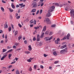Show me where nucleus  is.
I'll return each instance as SVG.
<instances>
[{
	"mask_svg": "<svg viewBox=\"0 0 74 74\" xmlns=\"http://www.w3.org/2000/svg\"><path fill=\"white\" fill-rule=\"evenodd\" d=\"M63 5L60 4V5L59 7H63Z\"/></svg>",
	"mask_w": 74,
	"mask_h": 74,
	"instance_id": "51",
	"label": "nucleus"
},
{
	"mask_svg": "<svg viewBox=\"0 0 74 74\" xmlns=\"http://www.w3.org/2000/svg\"><path fill=\"white\" fill-rule=\"evenodd\" d=\"M40 37H37V41H40Z\"/></svg>",
	"mask_w": 74,
	"mask_h": 74,
	"instance_id": "33",
	"label": "nucleus"
},
{
	"mask_svg": "<svg viewBox=\"0 0 74 74\" xmlns=\"http://www.w3.org/2000/svg\"><path fill=\"white\" fill-rule=\"evenodd\" d=\"M70 13H71V16H72L73 14V16H74V10H71L70 12Z\"/></svg>",
	"mask_w": 74,
	"mask_h": 74,
	"instance_id": "8",
	"label": "nucleus"
},
{
	"mask_svg": "<svg viewBox=\"0 0 74 74\" xmlns=\"http://www.w3.org/2000/svg\"><path fill=\"white\" fill-rule=\"evenodd\" d=\"M12 56V54H9V56H8V58L9 59H10V58H11V57Z\"/></svg>",
	"mask_w": 74,
	"mask_h": 74,
	"instance_id": "27",
	"label": "nucleus"
},
{
	"mask_svg": "<svg viewBox=\"0 0 74 74\" xmlns=\"http://www.w3.org/2000/svg\"><path fill=\"white\" fill-rule=\"evenodd\" d=\"M20 16H19L16 17V18L17 19H19V18H20Z\"/></svg>",
	"mask_w": 74,
	"mask_h": 74,
	"instance_id": "44",
	"label": "nucleus"
},
{
	"mask_svg": "<svg viewBox=\"0 0 74 74\" xmlns=\"http://www.w3.org/2000/svg\"><path fill=\"white\" fill-rule=\"evenodd\" d=\"M44 33L43 32L42 33L40 36V38H43L44 37Z\"/></svg>",
	"mask_w": 74,
	"mask_h": 74,
	"instance_id": "18",
	"label": "nucleus"
},
{
	"mask_svg": "<svg viewBox=\"0 0 74 74\" xmlns=\"http://www.w3.org/2000/svg\"><path fill=\"white\" fill-rule=\"evenodd\" d=\"M34 24L35 25H36V20H34Z\"/></svg>",
	"mask_w": 74,
	"mask_h": 74,
	"instance_id": "55",
	"label": "nucleus"
},
{
	"mask_svg": "<svg viewBox=\"0 0 74 74\" xmlns=\"http://www.w3.org/2000/svg\"><path fill=\"white\" fill-rule=\"evenodd\" d=\"M1 10H2V11L3 12H4V9L3 8V7H1Z\"/></svg>",
	"mask_w": 74,
	"mask_h": 74,
	"instance_id": "26",
	"label": "nucleus"
},
{
	"mask_svg": "<svg viewBox=\"0 0 74 74\" xmlns=\"http://www.w3.org/2000/svg\"><path fill=\"white\" fill-rule=\"evenodd\" d=\"M33 41H36V37H34L33 38Z\"/></svg>",
	"mask_w": 74,
	"mask_h": 74,
	"instance_id": "38",
	"label": "nucleus"
},
{
	"mask_svg": "<svg viewBox=\"0 0 74 74\" xmlns=\"http://www.w3.org/2000/svg\"><path fill=\"white\" fill-rule=\"evenodd\" d=\"M55 8V7L54 6H52L51 7L49 8L48 12H52Z\"/></svg>",
	"mask_w": 74,
	"mask_h": 74,
	"instance_id": "1",
	"label": "nucleus"
},
{
	"mask_svg": "<svg viewBox=\"0 0 74 74\" xmlns=\"http://www.w3.org/2000/svg\"><path fill=\"white\" fill-rule=\"evenodd\" d=\"M11 30V27H10L8 28V31L9 32H10Z\"/></svg>",
	"mask_w": 74,
	"mask_h": 74,
	"instance_id": "36",
	"label": "nucleus"
},
{
	"mask_svg": "<svg viewBox=\"0 0 74 74\" xmlns=\"http://www.w3.org/2000/svg\"><path fill=\"white\" fill-rule=\"evenodd\" d=\"M53 55H54V56H57V55H58V54H57V53H56V51H54L53 52Z\"/></svg>",
	"mask_w": 74,
	"mask_h": 74,
	"instance_id": "15",
	"label": "nucleus"
},
{
	"mask_svg": "<svg viewBox=\"0 0 74 74\" xmlns=\"http://www.w3.org/2000/svg\"><path fill=\"white\" fill-rule=\"evenodd\" d=\"M37 67V65H34V68L35 70L36 69V68Z\"/></svg>",
	"mask_w": 74,
	"mask_h": 74,
	"instance_id": "32",
	"label": "nucleus"
},
{
	"mask_svg": "<svg viewBox=\"0 0 74 74\" xmlns=\"http://www.w3.org/2000/svg\"><path fill=\"white\" fill-rule=\"evenodd\" d=\"M66 37H64L62 39V40H66Z\"/></svg>",
	"mask_w": 74,
	"mask_h": 74,
	"instance_id": "58",
	"label": "nucleus"
},
{
	"mask_svg": "<svg viewBox=\"0 0 74 74\" xmlns=\"http://www.w3.org/2000/svg\"><path fill=\"white\" fill-rule=\"evenodd\" d=\"M49 33V32L47 31H46L45 33V34H48Z\"/></svg>",
	"mask_w": 74,
	"mask_h": 74,
	"instance_id": "47",
	"label": "nucleus"
},
{
	"mask_svg": "<svg viewBox=\"0 0 74 74\" xmlns=\"http://www.w3.org/2000/svg\"><path fill=\"white\" fill-rule=\"evenodd\" d=\"M6 51H7V49H3L2 52H5Z\"/></svg>",
	"mask_w": 74,
	"mask_h": 74,
	"instance_id": "31",
	"label": "nucleus"
},
{
	"mask_svg": "<svg viewBox=\"0 0 74 74\" xmlns=\"http://www.w3.org/2000/svg\"><path fill=\"white\" fill-rule=\"evenodd\" d=\"M0 31V34H1V33H3V31H2V30H1Z\"/></svg>",
	"mask_w": 74,
	"mask_h": 74,
	"instance_id": "53",
	"label": "nucleus"
},
{
	"mask_svg": "<svg viewBox=\"0 0 74 74\" xmlns=\"http://www.w3.org/2000/svg\"><path fill=\"white\" fill-rule=\"evenodd\" d=\"M18 32L17 31H16L14 33V35L16 36V35H17L18 34Z\"/></svg>",
	"mask_w": 74,
	"mask_h": 74,
	"instance_id": "20",
	"label": "nucleus"
},
{
	"mask_svg": "<svg viewBox=\"0 0 74 74\" xmlns=\"http://www.w3.org/2000/svg\"><path fill=\"white\" fill-rule=\"evenodd\" d=\"M70 7L68 6L66 7V8H65V10L66 11H68V10H70Z\"/></svg>",
	"mask_w": 74,
	"mask_h": 74,
	"instance_id": "11",
	"label": "nucleus"
},
{
	"mask_svg": "<svg viewBox=\"0 0 74 74\" xmlns=\"http://www.w3.org/2000/svg\"><path fill=\"white\" fill-rule=\"evenodd\" d=\"M19 5H20L22 7V5H23V3L20 4H19Z\"/></svg>",
	"mask_w": 74,
	"mask_h": 74,
	"instance_id": "60",
	"label": "nucleus"
},
{
	"mask_svg": "<svg viewBox=\"0 0 74 74\" xmlns=\"http://www.w3.org/2000/svg\"><path fill=\"white\" fill-rule=\"evenodd\" d=\"M67 46V45H65L63 46V47H64V48H66V47Z\"/></svg>",
	"mask_w": 74,
	"mask_h": 74,
	"instance_id": "63",
	"label": "nucleus"
},
{
	"mask_svg": "<svg viewBox=\"0 0 74 74\" xmlns=\"http://www.w3.org/2000/svg\"><path fill=\"white\" fill-rule=\"evenodd\" d=\"M24 42L25 44H27V40H25Z\"/></svg>",
	"mask_w": 74,
	"mask_h": 74,
	"instance_id": "35",
	"label": "nucleus"
},
{
	"mask_svg": "<svg viewBox=\"0 0 74 74\" xmlns=\"http://www.w3.org/2000/svg\"><path fill=\"white\" fill-rule=\"evenodd\" d=\"M58 63H59V61H56L54 62L55 64H57Z\"/></svg>",
	"mask_w": 74,
	"mask_h": 74,
	"instance_id": "43",
	"label": "nucleus"
},
{
	"mask_svg": "<svg viewBox=\"0 0 74 74\" xmlns=\"http://www.w3.org/2000/svg\"><path fill=\"white\" fill-rule=\"evenodd\" d=\"M7 48L8 49H11V48H12V47H10L9 46H8L7 47Z\"/></svg>",
	"mask_w": 74,
	"mask_h": 74,
	"instance_id": "39",
	"label": "nucleus"
},
{
	"mask_svg": "<svg viewBox=\"0 0 74 74\" xmlns=\"http://www.w3.org/2000/svg\"><path fill=\"white\" fill-rule=\"evenodd\" d=\"M8 9L11 12H12L14 11V10L12 9L11 8H9Z\"/></svg>",
	"mask_w": 74,
	"mask_h": 74,
	"instance_id": "16",
	"label": "nucleus"
},
{
	"mask_svg": "<svg viewBox=\"0 0 74 74\" xmlns=\"http://www.w3.org/2000/svg\"><path fill=\"white\" fill-rule=\"evenodd\" d=\"M36 11V9H33L31 11V12H35Z\"/></svg>",
	"mask_w": 74,
	"mask_h": 74,
	"instance_id": "13",
	"label": "nucleus"
},
{
	"mask_svg": "<svg viewBox=\"0 0 74 74\" xmlns=\"http://www.w3.org/2000/svg\"><path fill=\"white\" fill-rule=\"evenodd\" d=\"M4 28H8V25H7V24H6L5 25H5Z\"/></svg>",
	"mask_w": 74,
	"mask_h": 74,
	"instance_id": "30",
	"label": "nucleus"
},
{
	"mask_svg": "<svg viewBox=\"0 0 74 74\" xmlns=\"http://www.w3.org/2000/svg\"><path fill=\"white\" fill-rule=\"evenodd\" d=\"M55 5H56V6H58L59 7L60 5V4H59V3H56L55 4Z\"/></svg>",
	"mask_w": 74,
	"mask_h": 74,
	"instance_id": "29",
	"label": "nucleus"
},
{
	"mask_svg": "<svg viewBox=\"0 0 74 74\" xmlns=\"http://www.w3.org/2000/svg\"><path fill=\"white\" fill-rule=\"evenodd\" d=\"M19 43H15L14 44L15 45H16V46H18V45H19Z\"/></svg>",
	"mask_w": 74,
	"mask_h": 74,
	"instance_id": "22",
	"label": "nucleus"
},
{
	"mask_svg": "<svg viewBox=\"0 0 74 74\" xmlns=\"http://www.w3.org/2000/svg\"><path fill=\"white\" fill-rule=\"evenodd\" d=\"M7 41H8V40L7 39H5V42H7Z\"/></svg>",
	"mask_w": 74,
	"mask_h": 74,
	"instance_id": "62",
	"label": "nucleus"
},
{
	"mask_svg": "<svg viewBox=\"0 0 74 74\" xmlns=\"http://www.w3.org/2000/svg\"><path fill=\"white\" fill-rule=\"evenodd\" d=\"M39 10H38L36 13V15H38V13H39Z\"/></svg>",
	"mask_w": 74,
	"mask_h": 74,
	"instance_id": "48",
	"label": "nucleus"
},
{
	"mask_svg": "<svg viewBox=\"0 0 74 74\" xmlns=\"http://www.w3.org/2000/svg\"><path fill=\"white\" fill-rule=\"evenodd\" d=\"M52 34H53V32H50L49 35V36H51V35H52Z\"/></svg>",
	"mask_w": 74,
	"mask_h": 74,
	"instance_id": "50",
	"label": "nucleus"
},
{
	"mask_svg": "<svg viewBox=\"0 0 74 74\" xmlns=\"http://www.w3.org/2000/svg\"><path fill=\"white\" fill-rule=\"evenodd\" d=\"M28 70L29 71H32V67H30Z\"/></svg>",
	"mask_w": 74,
	"mask_h": 74,
	"instance_id": "28",
	"label": "nucleus"
},
{
	"mask_svg": "<svg viewBox=\"0 0 74 74\" xmlns=\"http://www.w3.org/2000/svg\"><path fill=\"white\" fill-rule=\"evenodd\" d=\"M70 36V34H68L66 36V38L68 40H69V37Z\"/></svg>",
	"mask_w": 74,
	"mask_h": 74,
	"instance_id": "17",
	"label": "nucleus"
},
{
	"mask_svg": "<svg viewBox=\"0 0 74 74\" xmlns=\"http://www.w3.org/2000/svg\"><path fill=\"white\" fill-rule=\"evenodd\" d=\"M18 25L19 26V27H22V25H21V24H18Z\"/></svg>",
	"mask_w": 74,
	"mask_h": 74,
	"instance_id": "54",
	"label": "nucleus"
},
{
	"mask_svg": "<svg viewBox=\"0 0 74 74\" xmlns=\"http://www.w3.org/2000/svg\"><path fill=\"white\" fill-rule=\"evenodd\" d=\"M51 15L52 14L51 13H49L46 15V16L47 17H50V16H51Z\"/></svg>",
	"mask_w": 74,
	"mask_h": 74,
	"instance_id": "7",
	"label": "nucleus"
},
{
	"mask_svg": "<svg viewBox=\"0 0 74 74\" xmlns=\"http://www.w3.org/2000/svg\"><path fill=\"white\" fill-rule=\"evenodd\" d=\"M52 67L51 66H49V69H50V70H51V69H52Z\"/></svg>",
	"mask_w": 74,
	"mask_h": 74,
	"instance_id": "61",
	"label": "nucleus"
},
{
	"mask_svg": "<svg viewBox=\"0 0 74 74\" xmlns=\"http://www.w3.org/2000/svg\"><path fill=\"white\" fill-rule=\"evenodd\" d=\"M6 56H7V54H5L3 56L2 58H1V60H3L4 59V58H5L6 57Z\"/></svg>",
	"mask_w": 74,
	"mask_h": 74,
	"instance_id": "9",
	"label": "nucleus"
},
{
	"mask_svg": "<svg viewBox=\"0 0 74 74\" xmlns=\"http://www.w3.org/2000/svg\"><path fill=\"white\" fill-rule=\"evenodd\" d=\"M2 3H6V2L4 1V0H2Z\"/></svg>",
	"mask_w": 74,
	"mask_h": 74,
	"instance_id": "52",
	"label": "nucleus"
},
{
	"mask_svg": "<svg viewBox=\"0 0 74 74\" xmlns=\"http://www.w3.org/2000/svg\"><path fill=\"white\" fill-rule=\"evenodd\" d=\"M11 6L12 8H13V9L15 8V6H14V4L12 3Z\"/></svg>",
	"mask_w": 74,
	"mask_h": 74,
	"instance_id": "21",
	"label": "nucleus"
},
{
	"mask_svg": "<svg viewBox=\"0 0 74 74\" xmlns=\"http://www.w3.org/2000/svg\"><path fill=\"white\" fill-rule=\"evenodd\" d=\"M12 65H10L9 66L8 68L10 69V68H12Z\"/></svg>",
	"mask_w": 74,
	"mask_h": 74,
	"instance_id": "45",
	"label": "nucleus"
},
{
	"mask_svg": "<svg viewBox=\"0 0 74 74\" xmlns=\"http://www.w3.org/2000/svg\"><path fill=\"white\" fill-rule=\"evenodd\" d=\"M27 61L28 62H32V61L30 59L27 60Z\"/></svg>",
	"mask_w": 74,
	"mask_h": 74,
	"instance_id": "46",
	"label": "nucleus"
},
{
	"mask_svg": "<svg viewBox=\"0 0 74 74\" xmlns=\"http://www.w3.org/2000/svg\"><path fill=\"white\" fill-rule=\"evenodd\" d=\"M29 49H28V50L29 51H31V50H32V47H31V45H29L28 46Z\"/></svg>",
	"mask_w": 74,
	"mask_h": 74,
	"instance_id": "10",
	"label": "nucleus"
},
{
	"mask_svg": "<svg viewBox=\"0 0 74 74\" xmlns=\"http://www.w3.org/2000/svg\"><path fill=\"white\" fill-rule=\"evenodd\" d=\"M52 38H53V36H51L50 38H49L48 37H47L44 38V40H45L46 41H49V40H52Z\"/></svg>",
	"mask_w": 74,
	"mask_h": 74,
	"instance_id": "2",
	"label": "nucleus"
},
{
	"mask_svg": "<svg viewBox=\"0 0 74 74\" xmlns=\"http://www.w3.org/2000/svg\"><path fill=\"white\" fill-rule=\"evenodd\" d=\"M15 60H16V61H17L18 60V58H16L15 59Z\"/></svg>",
	"mask_w": 74,
	"mask_h": 74,
	"instance_id": "59",
	"label": "nucleus"
},
{
	"mask_svg": "<svg viewBox=\"0 0 74 74\" xmlns=\"http://www.w3.org/2000/svg\"><path fill=\"white\" fill-rule=\"evenodd\" d=\"M42 10H40V14H42Z\"/></svg>",
	"mask_w": 74,
	"mask_h": 74,
	"instance_id": "49",
	"label": "nucleus"
},
{
	"mask_svg": "<svg viewBox=\"0 0 74 74\" xmlns=\"http://www.w3.org/2000/svg\"><path fill=\"white\" fill-rule=\"evenodd\" d=\"M16 74H20V73H19V71L18 70L16 71Z\"/></svg>",
	"mask_w": 74,
	"mask_h": 74,
	"instance_id": "23",
	"label": "nucleus"
},
{
	"mask_svg": "<svg viewBox=\"0 0 74 74\" xmlns=\"http://www.w3.org/2000/svg\"><path fill=\"white\" fill-rule=\"evenodd\" d=\"M43 56L44 57H47V56H48V55H46L45 54H44L43 55Z\"/></svg>",
	"mask_w": 74,
	"mask_h": 74,
	"instance_id": "41",
	"label": "nucleus"
},
{
	"mask_svg": "<svg viewBox=\"0 0 74 74\" xmlns=\"http://www.w3.org/2000/svg\"><path fill=\"white\" fill-rule=\"evenodd\" d=\"M40 67L41 68V69H44V66L42 65H40Z\"/></svg>",
	"mask_w": 74,
	"mask_h": 74,
	"instance_id": "37",
	"label": "nucleus"
},
{
	"mask_svg": "<svg viewBox=\"0 0 74 74\" xmlns=\"http://www.w3.org/2000/svg\"><path fill=\"white\" fill-rule=\"evenodd\" d=\"M32 5H33V7L34 8H36V7H37V4L36 2H34L32 3Z\"/></svg>",
	"mask_w": 74,
	"mask_h": 74,
	"instance_id": "4",
	"label": "nucleus"
},
{
	"mask_svg": "<svg viewBox=\"0 0 74 74\" xmlns=\"http://www.w3.org/2000/svg\"><path fill=\"white\" fill-rule=\"evenodd\" d=\"M39 28L40 27H34V29H35L36 30H37V29H39Z\"/></svg>",
	"mask_w": 74,
	"mask_h": 74,
	"instance_id": "25",
	"label": "nucleus"
},
{
	"mask_svg": "<svg viewBox=\"0 0 74 74\" xmlns=\"http://www.w3.org/2000/svg\"><path fill=\"white\" fill-rule=\"evenodd\" d=\"M13 50V49H11L10 50H9V51H8L7 52V53H9L10 52H12V51Z\"/></svg>",
	"mask_w": 74,
	"mask_h": 74,
	"instance_id": "19",
	"label": "nucleus"
},
{
	"mask_svg": "<svg viewBox=\"0 0 74 74\" xmlns=\"http://www.w3.org/2000/svg\"><path fill=\"white\" fill-rule=\"evenodd\" d=\"M60 41V38H58L55 41V42L56 44H58L59 43V42Z\"/></svg>",
	"mask_w": 74,
	"mask_h": 74,
	"instance_id": "5",
	"label": "nucleus"
},
{
	"mask_svg": "<svg viewBox=\"0 0 74 74\" xmlns=\"http://www.w3.org/2000/svg\"><path fill=\"white\" fill-rule=\"evenodd\" d=\"M5 38L6 39H7V35H6L5 36Z\"/></svg>",
	"mask_w": 74,
	"mask_h": 74,
	"instance_id": "56",
	"label": "nucleus"
},
{
	"mask_svg": "<svg viewBox=\"0 0 74 74\" xmlns=\"http://www.w3.org/2000/svg\"><path fill=\"white\" fill-rule=\"evenodd\" d=\"M21 38H22V36H19L18 37V40H21Z\"/></svg>",
	"mask_w": 74,
	"mask_h": 74,
	"instance_id": "42",
	"label": "nucleus"
},
{
	"mask_svg": "<svg viewBox=\"0 0 74 74\" xmlns=\"http://www.w3.org/2000/svg\"><path fill=\"white\" fill-rule=\"evenodd\" d=\"M67 48L65 49L64 50H62L60 51V53H65V52H67Z\"/></svg>",
	"mask_w": 74,
	"mask_h": 74,
	"instance_id": "3",
	"label": "nucleus"
},
{
	"mask_svg": "<svg viewBox=\"0 0 74 74\" xmlns=\"http://www.w3.org/2000/svg\"><path fill=\"white\" fill-rule=\"evenodd\" d=\"M25 53L26 54H29V53H30V52L29 51H26L25 52Z\"/></svg>",
	"mask_w": 74,
	"mask_h": 74,
	"instance_id": "14",
	"label": "nucleus"
},
{
	"mask_svg": "<svg viewBox=\"0 0 74 74\" xmlns=\"http://www.w3.org/2000/svg\"><path fill=\"white\" fill-rule=\"evenodd\" d=\"M33 21V20H32L30 21L29 22L31 24H32V23H34V21Z\"/></svg>",
	"mask_w": 74,
	"mask_h": 74,
	"instance_id": "24",
	"label": "nucleus"
},
{
	"mask_svg": "<svg viewBox=\"0 0 74 74\" xmlns=\"http://www.w3.org/2000/svg\"><path fill=\"white\" fill-rule=\"evenodd\" d=\"M44 5V3H42V4H41V6L42 7Z\"/></svg>",
	"mask_w": 74,
	"mask_h": 74,
	"instance_id": "57",
	"label": "nucleus"
},
{
	"mask_svg": "<svg viewBox=\"0 0 74 74\" xmlns=\"http://www.w3.org/2000/svg\"><path fill=\"white\" fill-rule=\"evenodd\" d=\"M13 48H14V49H16V46L15 45L13 46Z\"/></svg>",
	"mask_w": 74,
	"mask_h": 74,
	"instance_id": "40",
	"label": "nucleus"
},
{
	"mask_svg": "<svg viewBox=\"0 0 74 74\" xmlns=\"http://www.w3.org/2000/svg\"><path fill=\"white\" fill-rule=\"evenodd\" d=\"M55 26H56V25L55 24H54L51 25V27H55Z\"/></svg>",
	"mask_w": 74,
	"mask_h": 74,
	"instance_id": "34",
	"label": "nucleus"
},
{
	"mask_svg": "<svg viewBox=\"0 0 74 74\" xmlns=\"http://www.w3.org/2000/svg\"><path fill=\"white\" fill-rule=\"evenodd\" d=\"M46 29H47V26H45L43 27L42 31H45V30H46Z\"/></svg>",
	"mask_w": 74,
	"mask_h": 74,
	"instance_id": "12",
	"label": "nucleus"
},
{
	"mask_svg": "<svg viewBox=\"0 0 74 74\" xmlns=\"http://www.w3.org/2000/svg\"><path fill=\"white\" fill-rule=\"evenodd\" d=\"M4 42V41H3V40H2L1 41V43H3Z\"/></svg>",
	"mask_w": 74,
	"mask_h": 74,
	"instance_id": "64",
	"label": "nucleus"
},
{
	"mask_svg": "<svg viewBox=\"0 0 74 74\" xmlns=\"http://www.w3.org/2000/svg\"><path fill=\"white\" fill-rule=\"evenodd\" d=\"M46 21L47 22L48 24H50L51 23V21L48 18H46Z\"/></svg>",
	"mask_w": 74,
	"mask_h": 74,
	"instance_id": "6",
	"label": "nucleus"
}]
</instances>
